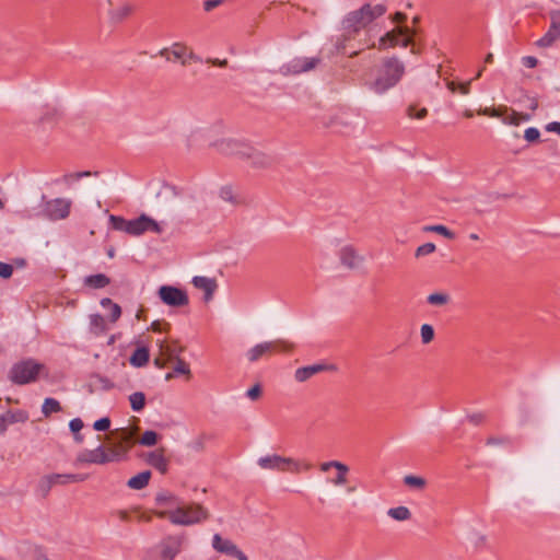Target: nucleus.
Instances as JSON below:
<instances>
[{"label":"nucleus","mask_w":560,"mask_h":560,"mask_svg":"<svg viewBox=\"0 0 560 560\" xmlns=\"http://www.w3.org/2000/svg\"><path fill=\"white\" fill-rule=\"evenodd\" d=\"M539 136V130L537 128L532 127L525 130L524 138L525 140H538Z\"/></svg>","instance_id":"nucleus-53"},{"label":"nucleus","mask_w":560,"mask_h":560,"mask_svg":"<svg viewBox=\"0 0 560 560\" xmlns=\"http://www.w3.org/2000/svg\"><path fill=\"white\" fill-rule=\"evenodd\" d=\"M55 486H66L69 483H77L86 480V474H52Z\"/></svg>","instance_id":"nucleus-23"},{"label":"nucleus","mask_w":560,"mask_h":560,"mask_svg":"<svg viewBox=\"0 0 560 560\" xmlns=\"http://www.w3.org/2000/svg\"><path fill=\"white\" fill-rule=\"evenodd\" d=\"M385 12L386 8L383 4H376L373 7L370 3H366L359 10L348 14L343 22L345 27L353 32H358L371 24L376 18L382 16Z\"/></svg>","instance_id":"nucleus-3"},{"label":"nucleus","mask_w":560,"mask_h":560,"mask_svg":"<svg viewBox=\"0 0 560 560\" xmlns=\"http://www.w3.org/2000/svg\"><path fill=\"white\" fill-rule=\"evenodd\" d=\"M59 411H61V405L57 399L51 397L45 398L42 406V412L45 417H49L51 413Z\"/></svg>","instance_id":"nucleus-32"},{"label":"nucleus","mask_w":560,"mask_h":560,"mask_svg":"<svg viewBox=\"0 0 560 560\" xmlns=\"http://www.w3.org/2000/svg\"><path fill=\"white\" fill-rule=\"evenodd\" d=\"M133 11V8L129 3H122L114 9L107 10V15L113 23H120L128 18Z\"/></svg>","instance_id":"nucleus-21"},{"label":"nucleus","mask_w":560,"mask_h":560,"mask_svg":"<svg viewBox=\"0 0 560 560\" xmlns=\"http://www.w3.org/2000/svg\"><path fill=\"white\" fill-rule=\"evenodd\" d=\"M110 322L112 323H115L119 319L120 315H121V307L117 304V303H114L110 307Z\"/></svg>","instance_id":"nucleus-49"},{"label":"nucleus","mask_w":560,"mask_h":560,"mask_svg":"<svg viewBox=\"0 0 560 560\" xmlns=\"http://www.w3.org/2000/svg\"><path fill=\"white\" fill-rule=\"evenodd\" d=\"M176 363L174 365V373L182 375H190L189 365L180 358L175 359Z\"/></svg>","instance_id":"nucleus-45"},{"label":"nucleus","mask_w":560,"mask_h":560,"mask_svg":"<svg viewBox=\"0 0 560 560\" xmlns=\"http://www.w3.org/2000/svg\"><path fill=\"white\" fill-rule=\"evenodd\" d=\"M222 3V0H207L203 2V9L206 11H211L215 7L220 5Z\"/></svg>","instance_id":"nucleus-56"},{"label":"nucleus","mask_w":560,"mask_h":560,"mask_svg":"<svg viewBox=\"0 0 560 560\" xmlns=\"http://www.w3.org/2000/svg\"><path fill=\"white\" fill-rule=\"evenodd\" d=\"M212 547L220 553H224L238 560H248V557L240 550L232 540L222 538L220 534L213 535Z\"/></svg>","instance_id":"nucleus-13"},{"label":"nucleus","mask_w":560,"mask_h":560,"mask_svg":"<svg viewBox=\"0 0 560 560\" xmlns=\"http://www.w3.org/2000/svg\"><path fill=\"white\" fill-rule=\"evenodd\" d=\"M337 368L334 364L316 363L296 369L294 373L295 381L303 383L310 380L312 376L325 372L336 371Z\"/></svg>","instance_id":"nucleus-17"},{"label":"nucleus","mask_w":560,"mask_h":560,"mask_svg":"<svg viewBox=\"0 0 560 560\" xmlns=\"http://www.w3.org/2000/svg\"><path fill=\"white\" fill-rule=\"evenodd\" d=\"M550 27L548 32L536 42V45L541 48L551 46L557 39L560 38V11H552L550 13Z\"/></svg>","instance_id":"nucleus-16"},{"label":"nucleus","mask_w":560,"mask_h":560,"mask_svg":"<svg viewBox=\"0 0 560 560\" xmlns=\"http://www.w3.org/2000/svg\"><path fill=\"white\" fill-rule=\"evenodd\" d=\"M283 341H266L254 346L247 351V359L250 362L259 360L262 355L270 353L279 349V346H283Z\"/></svg>","instance_id":"nucleus-18"},{"label":"nucleus","mask_w":560,"mask_h":560,"mask_svg":"<svg viewBox=\"0 0 560 560\" xmlns=\"http://www.w3.org/2000/svg\"><path fill=\"white\" fill-rule=\"evenodd\" d=\"M158 295L165 305L172 307H182L189 303L186 291L174 285H161Z\"/></svg>","instance_id":"nucleus-7"},{"label":"nucleus","mask_w":560,"mask_h":560,"mask_svg":"<svg viewBox=\"0 0 560 560\" xmlns=\"http://www.w3.org/2000/svg\"><path fill=\"white\" fill-rule=\"evenodd\" d=\"M421 340L424 345L430 343L434 338V328L430 324H423L420 328Z\"/></svg>","instance_id":"nucleus-44"},{"label":"nucleus","mask_w":560,"mask_h":560,"mask_svg":"<svg viewBox=\"0 0 560 560\" xmlns=\"http://www.w3.org/2000/svg\"><path fill=\"white\" fill-rule=\"evenodd\" d=\"M479 115L490 116V117H497L502 118V121L508 125H514L517 126L522 120H529L530 115L528 114H521L515 110H512L510 114H508L506 107H499V108H482L478 110Z\"/></svg>","instance_id":"nucleus-9"},{"label":"nucleus","mask_w":560,"mask_h":560,"mask_svg":"<svg viewBox=\"0 0 560 560\" xmlns=\"http://www.w3.org/2000/svg\"><path fill=\"white\" fill-rule=\"evenodd\" d=\"M546 130L549 132H556L558 136H560V122H549L548 125H546Z\"/></svg>","instance_id":"nucleus-57"},{"label":"nucleus","mask_w":560,"mask_h":560,"mask_svg":"<svg viewBox=\"0 0 560 560\" xmlns=\"http://www.w3.org/2000/svg\"><path fill=\"white\" fill-rule=\"evenodd\" d=\"M408 32L409 30L407 27H398L397 30L388 32L385 36L381 38V45L385 44L386 42H389L390 46H395L397 44L398 34L406 35Z\"/></svg>","instance_id":"nucleus-40"},{"label":"nucleus","mask_w":560,"mask_h":560,"mask_svg":"<svg viewBox=\"0 0 560 560\" xmlns=\"http://www.w3.org/2000/svg\"><path fill=\"white\" fill-rule=\"evenodd\" d=\"M537 59L535 57H532V56H527V57H524L523 58V63L527 67V68H535L537 66Z\"/></svg>","instance_id":"nucleus-60"},{"label":"nucleus","mask_w":560,"mask_h":560,"mask_svg":"<svg viewBox=\"0 0 560 560\" xmlns=\"http://www.w3.org/2000/svg\"><path fill=\"white\" fill-rule=\"evenodd\" d=\"M184 538L182 536H168L160 544V560H174L180 552Z\"/></svg>","instance_id":"nucleus-15"},{"label":"nucleus","mask_w":560,"mask_h":560,"mask_svg":"<svg viewBox=\"0 0 560 560\" xmlns=\"http://www.w3.org/2000/svg\"><path fill=\"white\" fill-rule=\"evenodd\" d=\"M148 231L161 233L162 229L155 220L144 213L136 219L129 220V235L139 236Z\"/></svg>","instance_id":"nucleus-12"},{"label":"nucleus","mask_w":560,"mask_h":560,"mask_svg":"<svg viewBox=\"0 0 560 560\" xmlns=\"http://www.w3.org/2000/svg\"><path fill=\"white\" fill-rule=\"evenodd\" d=\"M90 327L94 334H102L106 330L105 318L101 314H93L90 316Z\"/></svg>","instance_id":"nucleus-35"},{"label":"nucleus","mask_w":560,"mask_h":560,"mask_svg":"<svg viewBox=\"0 0 560 560\" xmlns=\"http://www.w3.org/2000/svg\"><path fill=\"white\" fill-rule=\"evenodd\" d=\"M191 282L197 289L205 292L203 300L206 302H209L213 299V294L218 288L215 279L203 276H196L192 278Z\"/></svg>","instance_id":"nucleus-19"},{"label":"nucleus","mask_w":560,"mask_h":560,"mask_svg":"<svg viewBox=\"0 0 560 560\" xmlns=\"http://www.w3.org/2000/svg\"><path fill=\"white\" fill-rule=\"evenodd\" d=\"M168 54H172L175 60L186 65L188 60L195 59L194 51L184 43H174L171 47H165L159 51L161 57L170 60Z\"/></svg>","instance_id":"nucleus-14"},{"label":"nucleus","mask_w":560,"mask_h":560,"mask_svg":"<svg viewBox=\"0 0 560 560\" xmlns=\"http://www.w3.org/2000/svg\"><path fill=\"white\" fill-rule=\"evenodd\" d=\"M156 504L160 506L177 508L183 504V501L171 492H160L155 497Z\"/></svg>","instance_id":"nucleus-27"},{"label":"nucleus","mask_w":560,"mask_h":560,"mask_svg":"<svg viewBox=\"0 0 560 560\" xmlns=\"http://www.w3.org/2000/svg\"><path fill=\"white\" fill-rule=\"evenodd\" d=\"M258 466L266 470L299 472L300 463L291 457H283L278 454L261 456L257 460Z\"/></svg>","instance_id":"nucleus-6"},{"label":"nucleus","mask_w":560,"mask_h":560,"mask_svg":"<svg viewBox=\"0 0 560 560\" xmlns=\"http://www.w3.org/2000/svg\"><path fill=\"white\" fill-rule=\"evenodd\" d=\"M147 463L158 469L161 474L167 471L168 462L161 451H152L147 456Z\"/></svg>","instance_id":"nucleus-22"},{"label":"nucleus","mask_w":560,"mask_h":560,"mask_svg":"<svg viewBox=\"0 0 560 560\" xmlns=\"http://www.w3.org/2000/svg\"><path fill=\"white\" fill-rule=\"evenodd\" d=\"M469 83H470V82H465V83H460V84L458 85L459 91H460V93H462V94L466 95V94H468V93H469Z\"/></svg>","instance_id":"nucleus-62"},{"label":"nucleus","mask_w":560,"mask_h":560,"mask_svg":"<svg viewBox=\"0 0 560 560\" xmlns=\"http://www.w3.org/2000/svg\"><path fill=\"white\" fill-rule=\"evenodd\" d=\"M114 304V302L109 299V298H103L101 300V305L104 307V308H109L112 305Z\"/></svg>","instance_id":"nucleus-63"},{"label":"nucleus","mask_w":560,"mask_h":560,"mask_svg":"<svg viewBox=\"0 0 560 560\" xmlns=\"http://www.w3.org/2000/svg\"><path fill=\"white\" fill-rule=\"evenodd\" d=\"M451 301L450 294L445 292H434L428 295L427 302L430 305L443 306Z\"/></svg>","instance_id":"nucleus-36"},{"label":"nucleus","mask_w":560,"mask_h":560,"mask_svg":"<svg viewBox=\"0 0 560 560\" xmlns=\"http://www.w3.org/2000/svg\"><path fill=\"white\" fill-rule=\"evenodd\" d=\"M470 540L475 544L476 547H480L485 544L486 537L483 535H480L476 532L471 533Z\"/></svg>","instance_id":"nucleus-55"},{"label":"nucleus","mask_w":560,"mask_h":560,"mask_svg":"<svg viewBox=\"0 0 560 560\" xmlns=\"http://www.w3.org/2000/svg\"><path fill=\"white\" fill-rule=\"evenodd\" d=\"M423 231H425V232H434V233L441 234V235H443L444 237H446L448 240H454L455 238V233L453 231H451L448 228H446L445 225H442V224L425 225L423 228Z\"/></svg>","instance_id":"nucleus-39"},{"label":"nucleus","mask_w":560,"mask_h":560,"mask_svg":"<svg viewBox=\"0 0 560 560\" xmlns=\"http://www.w3.org/2000/svg\"><path fill=\"white\" fill-rule=\"evenodd\" d=\"M83 283L91 289H103L110 283V279L104 273H96L86 276Z\"/></svg>","instance_id":"nucleus-25"},{"label":"nucleus","mask_w":560,"mask_h":560,"mask_svg":"<svg viewBox=\"0 0 560 560\" xmlns=\"http://www.w3.org/2000/svg\"><path fill=\"white\" fill-rule=\"evenodd\" d=\"M71 203V200L65 198L46 200L43 211L45 217L51 221L63 220L70 214Z\"/></svg>","instance_id":"nucleus-8"},{"label":"nucleus","mask_w":560,"mask_h":560,"mask_svg":"<svg viewBox=\"0 0 560 560\" xmlns=\"http://www.w3.org/2000/svg\"><path fill=\"white\" fill-rule=\"evenodd\" d=\"M219 196L222 200L230 202L233 206H237L241 203V199L236 195H234L233 188L230 185L221 187Z\"/></svg>","instance_id":"nucleus-37"},{"label":"nucleus","mask_w":560,"mask_h":560,"mask_svg":"<svg viewBox=\"0 0 560 560\" xmlns=\"http://www.w3.org/2000/svg\"><path fill=\"white\" fill-rule=\"evenodd\" d=\"M159 435L155 431L147 430L140 438V444L144 446H154L158 443Z\"/></svg>","instance_id":"nucleus-43"},{"label":"nucleus","mask_w":560,"mask_h":560,"mask_svg":"<svg viewBox=\"0 0 560 560\" xmlns=\"http://www.w3.org/2000/svg\"><path fill=\"white\" fill-rule=\"evenodd\" d=\"M215 151L223 155L235 156L253 167L264 168L272 164V158L255 149L249 142H212Z\"/></svg>","instance_id":"nucleus-1"},{"label":"nucleus","mask_w":560,"mask_h":560,"mask_svg":"<svg viewBox=\"0 0 560 560\" xmlns=\"http://www.w3.org/2000/svg\"><path fill=\"white\" fill-rule=\"evenodd\" d=\"M13 273V267L10 264L0 261V277L3 279H8Z\"/></svg>","instance_id":"nucleus-48"},{"label":"nucleus","mask_w":560,"mask_h":560,"mask_svg":"<svg viewBox=\"0 0 560 560\" xmlns=\"http://www.w3.org/2000/svg\"><path fill=\"white\" fill-rule=\"evenodd\" d=\"M435 245L433 243H425L416 249V257L427 256L435 252Z\"/></svg>","instance_id":"nucleus-46"},{"label":"nucleus","mask_w":560,"mask_h":560,"mask_svg":"<svg viewBox=\"0 0 560 560\" xmlns=\"http://www.w3.org/2000/svg\"><path fill=\"white\" fill-rule=\"evenodd\" d=\"M116 454L114 452H107L102 445H98L94 450H86L78 455L77 460L79 463L88 464H107L115 460Z\"/></svg>","instance_id":"nucleus-11"},{"label":"nucleus","mask_w":560,"mask_h":560,"mask_svg":"<svg viewBox=\"0 0 560 560\" xmlns=\"http://www.w3.org/2000/svg\"><path fill=\"white\" fill-rule=\"evenodd\" d=\"M509 442H510L509 438H494V436H491V438L487 439L486 444L489 445V446H495V445L506 444Z\"/></svg>","instance_id":"nucleus-52"},{"label":"nucleus","mask_w":560,"mask_h":560,"mask_svg":"<svg viewBox=\"0 0 560 560\" xmlns=\"http://www.w3.org/2000/svg\"><path fill=\"white\" fill-rule=\"evenodd\" d=\"M166 358L165 359H162V358H156L154 359V364L155 366H158L159 369H163L166 364Z\"/></svg>","instance_id":"nucleus-64"},{"label":"nucleus","mask_w":560,"mask_h":560,"mask_svg":"<svg viewBox=\"0 0 560 560\" xmlns=\"http://www.w3.org/2000/svg\"><path fill=\"white\" fill-rule=\"evenodd\" d=\"M404 72L405 66L398 58H387L376 69L375 78L370 86L375 93H384L399 82Z\"/></svg>","instance_id":"nucleus-2"},{"label":"nucleus","mask_w":560,"mask_h":560,"mask_svg":"<svg viewBox=\"0 0 560 560\" xmlns=\"http://www.w3.org/2000/svg\"><path fill=\"white\" fill-rule=\"evenodd\" d=\"M101 382L104 389H112L114 387V383L106 377H102Z\"/></svg>","instance_id":"nucleus-61"},{"label":"nucleus","mask_w":560,"mask_h":560,"mask_svg":"<svg viewBox=\"0 0 560 560\" xmlns=\"http://www.w3.org/2000/svg\"><path fill=\"white\" fill-rule=\"evenodd\" d=\"M337 463L338 460H329V462H325V463H322L320 466H319V469L324 472L328 471L330 468H335V467H338L337 466Z\"/></svg>","instance_id":"nucleus-58"},{"label":"nucleus","mask_w":560,"mask_h":560,"mask_svg":"<svg viewBox=\"0 0 560 560\" xmlns=\"http://www.w3.org/2000/svg\"><path fill=\"white\" fill-rule=\"evenodd\" d=\"M408 114H409L410 117H415L417 119H421V118H423L427 115V109L425 108H421V109L416 112V107L415 106H409Z\"/></svg>","instance_id":"nucleus-54"},{"label":"nucleus","mask_w":560,"mask_h":560,"mask_svg":"<svg viewBox=\"0 0 560 560\" xmlns=\"http://www.w3.org/2000/svg\"><path fill=\"white\" fill-rule=\"evenodd\" d=\"M339 257H340L341 264L350 269L358 268L363 261V258L361 256H359L355 253V250L350 246H346V247L341 248V250L339 253Z\"/></svg>","instance_id":"nucleus-20"},{"label":"nucleus","mask_w":560,"mask_h":560,"mask_svg":"<svg viewBox=\"0 0 560 560\" xmlns=\"http://www.w3.org/2000/svg\"><path fill=\"white\" fill-rule=\"evenodd\" d=\"M404 483L410 488L422 489L424 488L427 481L422 477L407 475L404 477Z\"/></svg>","instance_id":"nucleus-42"},{"label":"nucleus","mask_w":560,"mask_h":560,"mask_svg":"<svg viewBox=\"0 0 560 560\" xmlns=\"http://www.w3.org/2000/svg\"><path fill=\"white\" fill-rule=\"evenodd\" d=\"M52 479V474L42 477L36 487V494L40 498H46L51 488L55 487Z\"/></svg>","instance_id":"nucleus-29"},{"label":"nucleus","mask_w":560,"mask_h":560,"mask_svg":"<svg viewBox=\"0 0 560 560\" xmlns=\"http://www.w3.org/2000/svg\"><path fill=\"white\" fill-rule=\"evenodd\" d=\"M83 425H84V423L80 418H74V419L70 420V422H69V429L73 433L80 432V430L83 428Z\"/></svg>","instance_id":"nucleus-51"},{"label":"nucleus","mask_w":560,"mask_h":560,"mask_svg":"<svg viewBox=\"0 0 560 560\" xmlns=\"http://www.w3.org/2000/svg\"><path fill=\"white\" fill-rule=\"evenodd\" d=\"M319 58H294L287 63L282 65L280 68V72L283 75H295L303 72H307L313 70L318 63Z\"/></svg>","instance_id":"nucleus-10"},{"label":"nucleus","mask_w":560,"mask_h":560,"mask_svg":"<svg viewBox=\"0 0 560 560\" xmlns=\"http://www.w3.org/2000/svg\"><path fill=\"white\" fill-rule=\"evenodd\" d=\"M337 466H339V467H335V469L337 470V475L331 480V483L334 486H338L339 487V486L346 485V482H347V475L349 472V467L346 464H343V463H341L339 460L337 463Z\"/></svg>","instance_id":"nucleus-34"},{"label":"nucleus","mask_w":560,"mask_h":560,"mask_svg":"<svg viewBox=\"0 0 560 560\" xmlns=\"http://www.w3.org/2000/svg\"><path fill=\"white\" fill-rule=\"evenodd\" d=\"M387 515L396 521H407L411 517V512L407 506L390 508L387 511Z\"/></svg>","instance_id":"nucleus-33"},{"label":"nucleus","mask_w":560,"mask_h":560,"mask_svg":"<svg viewBox=\"0 0 560 560\" xmlns=\"http://www.w3.org/2000/svg\"><path fill=\"white\" fill-rule=\"evenodd\" d=\"M1 415L5 419L8 427L14 423H24L28 420V413L22 409L8 410Z\"/></svg>","instance_id":"nucleus-28"},{"label":"nucleus","mask_w":560,"mask_h":560,"mask_svg":"<svg viewBox=\"0 0 560 560\" xmlns=\"http://www.w3.org/2000/svg\"><path fill=\"white\" fill-rule=\"evenodd\" d=\"M261 395V387L256 384L254 385L253 387H250L247 392H246V396L252 399V400H255L257 398H259Z\"/></svg>","instance_id":"nucleus-50"},{"label":"nucleus","mask_w":560,"mask_h":560,"mask_svg":"<svg viewBox=\"0 0 560 560\" xmlns=\"http://www.w3.org/2000/svg\"><path fill=\"white\" fill-rule=\"evenodd\" d=\"M483 418L485 416L482 413H472L468 416V420L476 425L481 423Z\"/></svg>","instance_id":"nucleus-59"},{"label":"nucleus","mask_w":560,"mask_h":560,"mask_svg":"<svg viewBox=\"0 0 560 560\" xmlns=\"http://www.w3.org/2000/svg\"><path fill=\"white\" fill-rule=\"evenodd\" d=\"M109 223L112 229H114L115 231L126 232L127 234H129V220H126L122 217L110 214Z\"/></svg>","instance_id":"nucleus-38"},{"label":"nucleus","mask_w":560,"mask_h":560,"mask_svg":"<svg viewBox=\"0 0 560 560\" xmlns=\"http://www.w3.org/2000/svg\"><path fill=\"white\" fill-rule=\"evenodd\" d=\"M162 517H166L175 525H192L207 518V511L198 504L186 506L184 503L172 511L161 513Z\"/></svg>","instance_id":"nucleus-4"},{"label":"nucleus","mask_w":560,"mask_h":560,"mask_svg":"<svg viewBox=\"0 0 560 560\" xmlns=\"http://www.w3.org/2000/svg\"><path fill=\"white\" fill-rule=\"evenodd\" d=\"M110 427V419L108 417H103L96 420L93 424L94 430L96 431H107Z\"/></svg>","instance_id":"nucleus-47"},{"label":"nucleus","mask_w":560,"mask_h":560,"mask_svg":"<svg viewBox=\"0 0 560 560\" xmlns=\"http://www.w3.org/2000/svg\"><path fill=\"white\" fill-rule=\"evenodd\" d=\"M184 351V348L178 346L177 343L174 345H164L161 342V353L166 358V360H175L179 358V354Z\"/></svg>","instance_id":"nucleus-30"},{"label":"nucleus","mask_w":560,"mask_h":560,"mask_svg":"<svg viewBox=\"0 0 560 560\" xmlns=\"http://www.w3.org/2000/svg\"><path fill=\"white\" fill-rule=\"evenodd\" d=\"M92 173L90 171H82V172H77V173H70V174H66L63 175L62 177L60 178H57L54 180L55 184H58V183H66L68 185L71 184L72 180H79L83 177H88V176H91Z\"/></svg>","instance_id":"nucleus-41"},{"label":"nucleus","mask_w":560,"mask_h":560,"mask_svg":"<svg viewBox=\"0 0 560 560\" xmlns=\"http://www.w3.org/2000/svg\"><path fill=\"white\" fill-rule=\"evenodd\" d=\"M130 407L135 412H141L145 407V395L142 392H135L129 396Z\"/></svg>","instance_id":"nucleus-31"},{"label":"nucleus","mask_w":560,"mask_h":560,"mask_svg":"<svg viewBox=\"0 0 560 560\" xmlns=\"http://www.w3.org/2000/svg\"><path fill=\"white\" fill-rule=\"evenodd\" d=\"M150 478H151V471L144 470V471H141V472L137 474L136 476L131 477L127 481V486L133 490H141L148 486Z\"/></svg>","instance_id":"nucleus-26"},{"label":"nucleus","mask_w":560,"mask_h":560,"mask_svg":"<svg viewBox=\"0 0 560 560\" xmlns=\"http://www.w3.org/2000/svg\"><path fill=\"white\" fill-rule=\"evenodd\" d=\"M44 369V364L38 363L34 359H24L11 366L9 380L16 385L30 384L37 380Z\"/></svg>","instance_id":"nucleus-5"},{"label":"nucleus","mask_w":560,"mask_h":560,"mask_svg":"<svg viewBox=\"0 0 560 560\" xmlns=\"http://www.w3.org/2000/svg\"><path fill=\"white\" fill-rule=\"evenodd\" d=\"M150 360V351L147 347H138L129 358V362L135 368L147 365Z\"/></svg>","instance_id":"nucleus-24"}]
</instances>
